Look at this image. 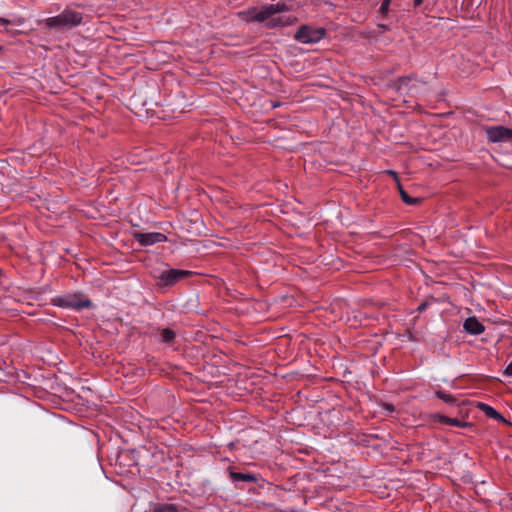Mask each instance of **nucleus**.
I'll return each mask as SVG.
<instances>
[{
	"instance_id": "obj_5",
	"label": "nucleus",
	"mask_w": 512,
	"mask_h": 512,
	"mask_svg": "<svg viewBox=\"0 0 512 512\" xmlns=\"http://www.w3.org/2000/svg\"><path fill=\"white\" fill-rule=\"evenodd\" d=\"M134 237L142 246H149L155 243L165 242L167 240L166 235L159 232L135 233Z\"/></svg>"
},
{
	"instance_id": "obj_11",
	"label": "nucleus",
	"mask_w": 512,
	"mask_h": 512,
	"mask_svg": "<svg viewBox=\"0 0 512 512\" xmlns=\"http://www.w3.org/2000/svg\"><path fill=\"white\" fill-rule=\"evenodd\" d=\"M230 478L233 482H256L257 477L254 474L251 473H240V472H230Z\"/></svg>"
},
{
	"instance_id": "obj_14",
	"label": "nucleus",
	"mask_w": 512,
	"mask_h": 512,
	"mask_svg": "<svg viewBox=\"0 0 512 512\" xmlns=\"http://www.w3.org/2000/svg\"><path fill=\"white\" fill-rule=\"evenodd\" d=\"M153 512H178V508L174 504H158L154 507Z\"/></svg>"
},
{
	"instance_id": "obj_21",
	"label": "nucleus",
	"mask_w": 512,
	"mask_h": 512,
	"mask_svg": "<svg viewBox=\"0 0 512 512\" xmlns=\"http://www.w3.org/2000/svg\"><path fill=\"white\" fill-rule=\"evenodd\" d=\"M384 407L386 410H388L390 412L394 411V407L391 404H385Z\"/></svg>"
},
{
	"instance_id": "obj_12",
	"label": "nucleus",
	"mask_w": 512,
	"mask_h": 512,
	"mask_svg": "<svg viewBox=\"0 0 512 512\" xmlns=\"http://www.w3.org/2000/svg\"><path fill=\"white\" fill-rule=\"evenodd\" d=\"M399 193L403 202L408 205H414L420 202L419 198H413L408 195V193L403 189L400 183H398Z\"/></svg>"
},
{
	"instance_id": "obj_22",
	"label": "nucleus",
	"mask_w": 512,
	"mask_h": 512,
	"mask_svg": "<svg viewBox=\"0 0 512 512\" xmlns=\"http://www.w3.org/2000/svg\"><path fill=\"white\" fill-rule=\"evenodd\" d=\"M0 22H1V23H3V24H8V23H10V21H9V20L4 19V18H1V19H0Z\"/></svg>"
},
{
	"instance_id": "obj_3",
	"label": "nucleus",
	"mask_w": 512,
	"mask_h": 512,
	"mask_svg": "<svg viewBox=\"0 0 512 512\" xmlns=\"http://www.w3.org/2000/svg\"><path fill=\"white\" fill-rule=\"evenodd\" d=\"M326 34L325 28H314L309 25H302L294 35V39L303 44H313L322 40Z\"/></svg>"
},
{
	"instance_id": "obj_16",
	"label": "nucleus",
	"mask_w": 512,
	"mask_h": 512,
	"mask_svg": "<svg viewBox=\"0 0 512 512\" xmlns=\"http://www.w3.org/2000/svg\"><path fill=\"white\" fill-rule=\"evenodd\" d=\"M442 421L446 424L458 427H466L469 425V423L460 421L457 418L442 417Z\"/></svg>"
},
{
	"instance_id": "obj_18",
	"label": "nucleus",
	"mask_w": 512,
	"mask_h": 512,
	"mask_svg": "<svg viewBox=\"0 0 512 512\" xmlns=\"http://www.w3.org/2000/svg\"><path fill=\"white\" fill-rule=\"evenodd\" d=\"M391 0H382L381 6H380V12L383 14H386L389 8Z\"/></svg>"
},
{
	"instance_id": "obj_26",
	"label": "nucleus",
	"mask_w": 512,
	"mask_h": 512,
	"mask_svg": "<svg viewBox=\"0 0 512 512\" xmlns=\"http://www.w3.org/2000/svg\"><path fill=\"white\" fill-rule=\"evenodd\" d=\"M492 128H498V129H501V128H505L504 126L502 125H497V126H493Z\"/></svg>"
},
{
	"instance_id": "obj_23",
	"label": "nucleus",
	"mask_w": 512,
	"mask_h": 512,
	"mask_svg": "<svg viewBox=\"0 0 512 512\" xmlns=\"http://www.w3.org/2000/svg\"><path fill=\"white\" fill-rule=\"evenodd\" d=\"M425 307H426V304H425V303H424V304H421V305L418 307V310H419V311H423V310L425 309Z\"/></svg>"
},
{
	"instance_id": "obj_8",
	"label": "nucleus",
	"mask_w": 512,
	"mask_h": 512,
	"mask_svg": "<svg viewBox=\"0 0 512 512\" xmlns=\"http://www.w3.org/2000/svg\"><path fill=\"white\" fill-rule=\"evenodd\" d=\"M489 141L508 142L512 140V130H485Z\"/></svg>"
},
{
	"instance_id": "obj_9",
	"label": "nucleus",
	"mask_w": 512,
	"mask_h": 512,
	"mask_svg": "<svg viewBox=\"0 0 512 512\" xmlns=\"http://www.w3.org/2000/svg\"><path fill=\"white\" fill-rule=\"evenodd\" d=\"M464 330L471 335H479L484 332V325L476 318L469 317L464 321Z\"/></svg>"
},
{
	"instance_id": "obj_7",
	"label": "nucleus",
	"mask_w": 512,
	"mask_h": 512,
	"mask_svg": "<svg viewBox=\"0 0 512 512\" xmlns=\"http://www.w3.org/2000/svg\"><path fill=\"white\" fill-rule=\"evenodd\" d=\"M297 21L296 17L292 16H272L266 21V27L269 29H274L278 27H286L294 24Z\"/></svg>"
},
{
	"instance_id": "obj_24",
	"label": "nucleus",
	"mask_w": 512,
	"mask_h": 512,
	"mask_svg": "<svg viewBox=\"0 0 512 512\" xmlns=\"http://www.w3.org/2000/svg\"><path fill=\"white\" fill-rule=\"evenodd\" d=\"M378 27L382 30H386L387 29V26L385 24H380L378 25Z\"/></svg>"
},
{
	"instance_id": "obj_10",
	"label": "nucleus",
	"mask_w": 512,
	"mask_h": 512,
	"mask_svg": "<svg viewBox=\"0 0 512 512\" xmlns=\"http://www.w3.org/2000/svg\"><path fill=\"white\" fill-rule=\"evenodd\" d=\"M478 408L481 411H483L487 417L493 418L498 421H505L504 417L498 411H496L493 407L487 404L479 403Z\"/></svg>"
},
{
	"instance_id": "obj_6",
	"label": "nucleus",
	"mask_w": 512,
	"mask_h": 512,
	"mask_svg": "<svg viewBox=\"0 0 512 512\" xmlns=\"http://www.w3.org/2000/svg\"><path fill=\"white\" fill-rule=\"evenodd\" d=\"M188 274H190V272L186 270L169 269L163 271L159 278L163 285L170 286L175 284L180 279L186 277Z\"/></svg>"
},
{
	"instance_id": "obj_4",
	"label": "nucleus",
	"mask_w": 512,
	"mask_h": 512,
	"mask_svg": "<svg viewBox=\"0 0 512 512\" xmlns=\"http://www.w3.org/2000/svg\"><path fill=\"white\" fill-rule=\"evenodd\" d=\"M57 304L64 308H74L77 310L88 308L92 305L91 301L87 298H82L79 295H66L57 299Z\"/></svg>"
},
{
	"instance_id": "obj_17",
	"label": "nucleus",
	"mask_w": 512,
	"mask_h": 512,
	"mask_svg": "<svg viewBox=\"0 0 512 512\" xmlns=\"http://www.w3.org/2000/svg\"><path fill=\"white\" fill-rule=\"evenodd\" d=\"M436 396L446 403L454 404L456 402L455 398L445 391H437Z\"/></svg>"
},
{
	"instance_id": "obj_13",
	"label": "nucleus",
	"mask_w": 512,
	"mask_h": 512,
	"mask_svg": "<svg viewBox=\"0 0 512 512\" xmlns=\"http://www.w3.org/2000/svg\"><path fill=\"white\" fill-rule=\"evenodd\" d=\"M159 336L163 343H171L175 338V332L169 328H164L160 331Z\"/></svg>"
},
{
	"instance_id": "obj_1",
	"label": "nucleus",
	"mask_w": 512,
	"mask_h": 512,
	"mask_svg": "<svg viewBox=\"0 0 512 512\" xmlns=\"http://www.w3.org/2000/svg\"><path fill=\"white\" fill-rule=\"evenodd\" d=\"M291 10V5H288L284 1H280L276 4H268L262 7L260 11H257L255 7H251L245 11L239 12L241 19L245 21H255L259 23L266 22L272 16L276 14L288 12Z\"/></svg>"
},
{
	"instance_id": "obj_20",
	"label": "nucleus",
	"mask_w": 512,
	"mask_h": 512,
	"mask_svg": "<svg viewBox=\"0 0 512 512\" xmlns=\"http://www.w3.org/2000/svg\"><path fill=\"white\" fill-rule=\"evenodd\" d=\"M387 173L390 174V176L394 177V179L396 180L397 184L400 183L396 172H394L392 170H389V171H387Z\"/></svg>"
},
{
	"instance_id": "obj_25",
	"label": "nucleus",
	"mask_w": 512,
	"mask_h": 512,
	"mask_svg": "<svg viewBox=\"0 0 512 512\" xmlns=\"http://www.w3.org/2000/svg\"><path fill=\"white\" fill-rule=\"evenodd\" d=\"M423 0H415V5H420Z\"/></svg>"
},
{
	"instance_id": "obj_19",
	"label": "nucleus",
	"mask_w": 512,
	"mask_h": 512,
	"mask_svg": "<svg viewBox=\"0 0 512 512\" xmlns=\"http://www.w3.org/2000/svg\"><path fill=\"white\" fill-rule=\"evenodd\" d=\"M504 375L512 377V361L508 364V366L504 370Z\"/></svg>"
},
{
	"instance_id": "obj_15",
	"label": "nucleus",
	"mask_w": 512,
	"mask_h": 512,
	"mask_svg": "<svg viewBox=\"0 0 512 512\" xmlns=\"http://www.w3.org/2000/svg\"><path fill=\"white\" fill-rule=\"evenodd\" d=\"M410 81H411L410 77H401V78H399L397 80V82L395 83L396 89L399 92L405 91Z\"/></svg>"
},
{
	"instance_id": "obj_2",
	"label": "nucleus",
	"mask_w": 512,
	"mask_h": 512,
	"mask_svg": "<svg viewBox=\"0 0 512 512\" xmlns=\"http://www.w3.org/2000/svg\"><path fill=\"white\" fill-rule=\"evenodd\" d=\"M82 13L65 9L59 15L49 17L45 20V25L50 29H64L78 26L82 22Z\"/></svg>"
}]
</instances>
